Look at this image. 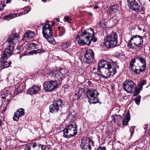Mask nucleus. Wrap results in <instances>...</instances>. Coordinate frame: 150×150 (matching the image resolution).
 Returning a JSON list of instances; mask_svg holds the SVG:
<instances>
[{"label":"nucleus","instance_id":"f257e3e1","mask_svg":"<svg viewBox=\"0 0 150 150\" xmlns=\"http://www.w3.org/2000/svg\"><path fill=\"white\" fill-rule=\"evenodd\" d=\"M115 62H107L103 60L100 61L98 63L97 72L99 76H101L105 79H107L110 77L112 71L113 74L117 72L116 67L118 68Z\"/></svg>","mask_w":150,"mask_h":150},{"label":"nucleus","instance_id":"f03ea898","mask_svg":"<svg viewBox=\"0 0 150 150\" xmlns=\"http://www.w3.org/2000/svg\"><path fill=\"white\" fill-rule=\"evenodd\" d=\"M91 33H89L87 31L82 30L81 33L78 34L76 37V39L77 40L78 44L80 45H89L93 40L94 42L97 41V39L94 38V34L93 29L90 28Z\"/></svg>","mask_w":150,"mask_h":150},{"label":"nucleus","instance_id":"7ed1b4c3","mask_svg":"<svg viewBox=\"0 0 150 150\" xmlns=\"http://www.w3.org/2000/svg\"><path fill=\"white\" fill-rule=\"evenodd\" d=\"M146 67V62L142 57H137L131 60L129 67L135 74H139L144 71Z\"/></svg>","mask_w":150,"mask_h":150},{"label":"nucleus","instance_id":"20e7f679","mask_svg":"<svg viewBox=\"0 0 150 150\" xmlns=\"http://www.w3.org/2000/svg\"><path fill=\"white\" fill-rule=\"evenodd\" d=\"M128 46L134 50L140 49L143 46V37L139 35L133 36L128 41Z\"/></svg>","mask_w":150,"mask_h":150},{"label":"nucleus","instance_id":"39448f33","mask_svg":"<svg viewBox=\"0 0 150 150\" xmlns=\"http://www.w3.org/2000/svg\"><path fill=\"white\" fill-rule=\"evenodd\" d=\"M42 33L44 37L51 44H54L55 41L52 36V27L48 24L44 25L42 28Z\"/></svg>","mask_w":150,"mask_h":150},{"label":"nucleus","instance_id":"423d86ee","mask_svg":"<svg viewBox=\"0 0 150 150\" xmlns=\"http://www.w3.org/2000/svg\"><path fill=\"white\" fill-rule=\"evenodd\" d=\"M118 36L116 33L112 32L106 35L104 44L107 48L113 47L117 45Z\"/></svg>","mask_w":150,"mask_h":150},{"label":"nucleus","instance_id":"0eeeda50","mask_svg":"<svg viewBox=\"0 0 150 150\" xmlns=\"http://www.w3.org/2000/svg\"><path fill=\"white\" fill-rule=\"evenodd\" d=\"M77 127L76 125H71L68 126L63 130L64 137L70 138L77 134Z\"/></svg>","mask_w":150,"mask_h":150},{"label":"nucleus","instance_id":"6e6552de","mask_svg":"<svg viewBox=\"0 0 150 150\" xmlns=\"http://www.w3.org/2000/svg\"><path fill=\"white\" fill-rule=\"evenodd\" d=\"M98 94L97 91L93 89H90L87 91L86 96L91 104H94L98 103L97 96Z\"/></svg>","mask_w":150,"mask_h":150},{"label":"nucleus","instance_id":"1a4fd4ad","mask_svg":"<svg viewBox=\"0 0 150 150\" xmlns=\"http://www.w3.org/2000/svg\"><path fill=\"white\" fill-rule=\"evenodd\" d=\"M139 4L135 0H128V6L132 11L139 12L143 10V8L139 0Z\"/></svg>","mask_w":150,"mask_h":150},{"label":"nucleus","instance_id":"9d476101","mask_svg":"<svg viewBox=\"0 0 150 150\" xmlns=\"http://www.w3.org/2000/svg\"><path fill=\"white\" fill-rule=\"evenodd\" d=\"M139 4L135 0H128V6L132 11L139 12L143 10V8L139 0Z\"/></svg>","mask_w":150,"mask_h":150},{"label":"nucleus","instance_id":"9b49d317","mask_svg":"<svg viewBox=\"0 0 150 150\" xmlns=\"http://www.w3.org/2000/svg\"><path fill=\"white\" fill-rule=\"evenodd\" d=\"M64 103L61 99L55 101L53 104L50 106V111L51 112H57L58 110H61L64 106Z\"/></svg>","mask_w":150,"mask_h":150},{"label":"nucleus","instance_id":"f8f14e48","mask_svg":"<svg viewBox=\"0 0 150 150\" xmlns=\"http://www.w3.org/2000/svg\"><path fill=\"white\" fill-rule=\"evenodd\" d=\"M135 83L130 80H127L124 81L122 87L123 89L128 93H132L134 91Z\"/></svg>","mask_w":150,"mask_h":150},{"label":"nucleus","instance_id":"ddd939ff","mask_svg":"<svg viewBox=\"0 0 150 150\" xmlns=\"http://www.w3.org/2000/svg\"><path fill=\"white\" fill-rule=\"evenodd\" d=\"M93 144V142L89 138L85 137L81 140L80 147L83 150H90L91 146Z\"/></svg>","mask_w":150,"mask_h":150},{"label":"nucleus","instance_id":"4468645a","mask_svg":"<svg viewBox=\"0 0 150 150\" xmlns=\"http://www.w3.org/2000/svg\"><path fill=\"white\" fill-rule=\"evenodd\" d=\"M94 59V53L92 50L89 49L86 50L83 61L86 64L91 62Z\"/></svg>","mask_w":150,"mask_h":150},{"label":"nucleus","instance_id":"2eb2a0df","mask_svg":"<svg viewBox=\"0 0 150 150\" xmlns=\"http://www.w3.org/2000/svg\"><path fill=\"white\" fill-rule=\"evenodd\" d=\"M49 75L50 77L54 78L56 81H59L60 84L63 80L65 77V76L59 72L58 70L51 71L49 73Z\"/></svg>","mask_w":150,"mask_h":150},{"label":"nucleus","instance_id":"dca6fc26","mask_svg":"<svg viewBox=\"0 0 150 150\" xmlns=\"http://www.w3.org/2000/svg\"><path fill=\"white\" fill-rule=\"evenodd\" d=\"M58 84L56 81H49L44 83L43 86L45 90L50 91L58 87Z\"/></svg>","mask_w":150,"mask_h":150},{"label":"nucleus","instance_id":"f3484780","mask_svg":"<svg viewBox=\"0 0 150 150\" xmlns=\"http://www.w3.org/2000/svg\"><path fill=\"white\" fill-rule=\"evenodd\" d=\"M14 48V47L13 46L8 45L2 54L1 60L3 61L4 59H6L12 54Z\"/></svg>","mask_w":150,"mask_h":150},{"label":"nucleus","instance_id":"a211bd4d","mask_svg":"<svg viewBox=\"0 0 150 150\" xmlns=\"http://www.w3.org/2000/svg\"><path fill=\"white\" fill-rule=\"evenodd\" d=\"M45 146L42 145L40 148L39 145L34 143H33L32 145L26 146L24 150H45Z\"/></svg>","mask_w":150,"mask_h":150},{"label":"nucleus","instance_id":"6ab92c4d","mask_svg":"<svg viewBox=\"0 0 150 150\" xmlns=\"http://www.w3.org/2000/svg\"><path fill=\"white\" fill-rule=\"evenodd\" d=\"M19 37L18 34L13 33L8 37L7 40L10 45H14L16 42L17 41Z\"/></svg>","mask_w":150,"mask_h":150},{"label":"nucleus","instance_id":"aec40b11","mask_svg":"<svg viewBox=\"0 0 150 150\" xmlns=\"http://www.w3.org/2000/svg\"><path fill=\"white\" fill-rule=\"evenodd\" d=\"M24 110L22 108H19L18 109L16 112L14 114L13 119L14 120L18 121L19 119V118L24 114Z\"/></svg>","mask_w":150,"mask_h":150},{"label":"nucleus","instance_id":"412c9836","mask_svg":"<svg viewBox=\"0 0 150 150\" xmlns=\"http://www.w3.org/2000/svg\"><path fill=\"white\" fill-rule=\"evenodd\" d=\"M40 88L38 86L34 85L30 88L28 90V92L30 94L37 93L40 90Z\"/></svg>","mask_w":150,"mask_h":150},{"label":"nucleus","instance_id":"4be33fe9","mask_svg":"<svg viewBox=\"0 0 150 150\" xmlns=\"http://www.w3.org/2000/svg\"><path fill=\"white\" fill-rule=\"evenodd\" d=\"M118 8V6L117 5L111 6L108 8L107 13L108 14L112 15L117 11Z\"/></svg>","mask_w":150,"mask_h":150},{"label":"nucleus","instance_id":"5701e85b","mask_svg":"<svg viewBox=\"0 0 150 150\" xmlns=\"http://www.w3.org/2000/svg\"><path fill=\"white\" fill-rule=\"evenodd\" d=\"M34 35V34L33 32H31L30 31H29L27 32H26L24 35L23 40V41L25 42L27 40H30Z\"/></svg>","mask_w":150,"mask_h":150},{"label":"nucleus","instance_id":"b1692460","mask_svg":"<svg viewBox=\"0 0 150 150\" xmlns=\"http://www.w3.org/2000/svg\"><path fill=\"white\" fill-rule=\"evenodd\" d=\"M6 59H4L3 61L1 60V64L0 65V67L1 69H4L5 68H6L9 67L10 65L11 64V62H7L5 60Z\"/></svg>","mask_w":150,"mask_h":150},{"label":"nucleus","instance_id":"393cba45","mask_svg":"<svg viewBox=\"0 0 150 150\" xmlns=\"http://www.w3.org/2000/svg\"><path fill=\"white\" fill-rule=\"evenodd\" d=\"M130 113L129 112H127L122 121V124L125 125H126L130 120Z\"/></svg>","mask_w":150,"mask_h":150},{"label":"nucleus","instance_id":"a878e982","mask_svg":"<svg viewBox=\"0 0 150 150\" xmlns=\"http://www.w3.org/2000/svg\"><path fill=\"white\" fill-rule=\"evenodd\" d=\"M112 121L114 122L115 123H118L119 122L121 118V116L119 115H115L114 116H112Z\"/></svg>","mask_w":150,"mask_h":150},{"label":"nucleus","instance_id":"bb28decb","mask_svg":"<svg viewBox=\"0 0 150 150\" xmlns=\"http://www.w3.org/2000/svg\"><path fill=\"white\" fill-rule=\"evenodd\" d=\"M17 16V14L16 13H11L9 15L6 16L4 17V19L6 20H9L10 19L15 18Z\"/></svg>","mask_w":150,"mask_h":150},{"label":"nucleus","instance_id":"cd10ccee","mask_svg":"<svg viewBox=\"0 0 150 150\" xmlns=\"http://www.w3.org/2000/svg\"><path fill=\"white\" fill-rule=\"evenodd\" d=\"M44 52L45 50H43L42 49H40L31 51L30 52V54H37L38 53L41 54Z\"/></svg>","mask_w":150,"mask_h":150},{"label":"nucleus","instance_id":"c85d7f7f","mask_svg":"<svg viewBox=\"0 0 150 150\" xmlns=\"http://www.w3.org/2000/svg\"><path fill=\"white\" fill-rule=\"evenodd\" d=\"M142 89H141L140 87L137 86L136 88L134 87V91L133 93V96H135L138 95Z\"/></svg>","mask_w":150,"mask_h":150},{"label":"nucleus","instance_id":"c756f323","mask_svg":"<svg viewBox=\"0 0 150 150\" xmlns=\"http://www.w3.org/2000/svg\"><path fill=\"white\" fill-rule=\"evenodd\" d=\"M70 45V42H67L65 43H62L61 44V46L62 49L65 50V49L68 48L69 47V46Z\"/></svg>","mask_w":150,"mask_h":150},{"label":"nucleus","instance_id":"7c9ffc66","mask_svg":"<svg viewBox=\"0 0 150 150\" xmlns=\"http://www.w3.org/2000/svg\"><path fill=\"white\" fill-rule=\"evenodd\" d=\"M17 91L18 93H20L22 92L23 89V85L20 84H18L17 85Z\"/></svg>","mask_w":150,"mask_h":150},{"label":"nucleus","instance_id":"2f4dec72","mask_svg":"<svg viewBox=\"0 0 150 150\" xmlns=\"http://www.w3.org/2000/svg\"><path fill=\"white\" fill-rule=\"evenodd\" d=\"M59 71L62 74L65 76V74L68 73V71L65 68H63L60 69Z\"/></svg>","mask_w":150,"mask_h":150},{"label":"nucleus","instance_id":"473e14b6","mask_svg":"<svg viewBox=\"0 0 150 150\" xmlns=\"http://www.w3.org/2000/svg\"><path fill=\"white\" fill-rule=\"evenodd\" d=\"M85 90V88L83 86L79 88L78 90L77 93L81 96L82 93Z\"/></svg>","mask_w":150,"mask_h":150},{"label":"nucleus","instance_id":"72a5a7b5","mask_svg":"<svg viewBox=\"0 0 150 150\" xmlns=\"http://www.w3.org/2000/svg\"><path fill=\"white\" fill-rule=\"evenodd\" d=\"M146 83L145 80H143L139 83L137 85L138 86L140 87L141 89H142L143 88L142 86L144 85Z\"/></svg>","mask_w":150,"mask_h":150},{"label":"nucleus","instance_id":"f704fd0d","mask_svg":"<svg viewBox=\"0 0 150 150\" xmlns=\"http://www.w3.org/2000/svg\"><path fill=\"white\" fill-rule=\"evenodd\" d=\"M99 76L98 73H92L91 74L92 77L94 79H97L99 78L98 76Z\"/></svg>","mask_w":150,"mask_h":150},{"label":"nucleus","instance_id":"c9c22d12","mask_svg":"<svg viewBox=\"0 0 150 150\" xmlns=\"http://www.w3.org/2000/svg\"><path fill=\"white\" fill-rule=\"evenodd\" d=\"M141 98V96L139 95L135 99V103L137 105H139V104L140 102Z\"/></svg>","mask_w":150,"mask_h":150},{"label":"nucleus","instance_id":"e433bc0d","mask_svg":"<svg viewBox=\"0 0 150 150\" xmlns=\"http://www.w3.org/2000/svg\"><path fill=\"white\" fill-rule=\"evenodd\" d=\"M81 96V95L77 93H75L73 97V100H75L78 99Z\"/></svg>","mask_w":150,"mask_h":150},{"label":"nucleus","instance_id":"4c0bfd02","mask_svg":"<svg viewBox=\"0 0 150 150\" xmlns=\"http://www.w3.org/2000/svg\"><path fill=\"white\" fill-rule=\"evenodd\" d=\"M29 47L32 49H35L37 48L38 45L35 43H32L30 44Z\"/></svg>","mask_w":150,"mask_h":150},{"label":"nucleus","instance_id":"58836bf2","mask_svg":"<svg viewBox=\"0 0 150 150\" xmlns=\"http://www.w3.org/2000/svg\"><path fill=\"white\" fill-rule=\"evenodd\" d=\"M99 25L102 29H104L105 27V25L104 22L103 21H101Z\"/></svg>","mask_w":150,"mask_h":150},{"label":"nucleus","instance_id":"ea45409f","mask_svg":"<svg viewBox=\"0 0 150 150\" xmlns=\"http://www.w3.org/2000/svg\"><path fill=\"white\" fill-rule=\"evenodd\" d=\"M130 130L131 133V136H132L134 132V127L133 126L131 127L130 128Z\"/></svg>","mask_w":150,"mask_h":150},{"label":"nucleus","instance_id":"a19ab883","mask_svg":"<svg viewBox=\"0 0 150 150\" xmlns=\"http://www.w3.org/2000/svg\"><path fill=\"white\" fill-rule=\"evenodd\" d=\"M65 21L69 22L71 20V19L68 16H66L64 18Z\"/></svg>","mask_w":150,"mask_h":150},{"label":"nucleus","instance_id":"79ce46f5","mask_svg":"<svg viewBox=\"0 0 150 150\" xmlns=\"http://www.w3.org/2000/svg\"><path fill=\"white\" fill-rule=\"evenodd\" d=\"M72 49L70 48V49H69L67 52L68 53L71 55L73 54V53L72 52Z\"/></svg>","mask_w":150,"mask_h":150},{"label":"nucleus","instance_id":"37998d69","mask_svg":"<svg viewBox=\"0 0 150 150\" xmlns=\"http://www.w3.org/2000/svg\"><path fill=\"white\" fill-rule=\"evenodd\" d=\"M58 28H60L61 29V30H62V35H63V34H64V33L65 31L64 28L63 27H58Z\"/></svg>","mask_w":150,"mask_h":150},{"label":"nucleus","instance_id":"c03bdc74","mask_svg":"<svg viewBox=\"0 0 150 150\" xmlns=\"http://www.w3.org/2000/svg\"><path fill=\"white\" fill-rule=\"evenodd\" d=\"M11 1L12 0H6V4L10 3L11 2Z\"/></svg>","mask_w":150,"mask_h":150},{"label":"nucleus","instance_id":"a18cd8bd","mask_svg":"<svg viewBox=\"0 0 150 150\" xmlns=\"http://www.w3.org/2000/svg\"><path fill=\"white\" fill-rule=\"evenodd\" d=\"M88 83L89 85H91L92 84V83L90 81H88Z\"/></svg>","mask_w":150,"mask_h":150},{"label":"nucleus","instance_id":"49530a36","mask_svg":"<svg viewBox=\"0 0 150 150\" xmlns=\"http://www.w3.org/2000/svg\"><path fill=\"white\" fill-rule=\"evenodd\" d=\"M98 8V6H95L93 8L94 9H96Z\"/></svg>","mask_w":150,"mask_h":150},{"label":"nucleus","instance_id":"de8ad7c7","mask_svg":"<svg viewBox=\"0 0 150 150\" xmlns=\"http://www.w3.org/2000/svg\"><path fill=\"white\" fill-rule=\"evenodd\" d=\"M56 21L57 22H59V18H57L56 19Z\"/></svg>","mask_w":150,"mask_h":150},{"label":"nucleus","instance_id":"09e8293b","mask_svg":"<svg viewBox=\"0 0 150 150\" xmlns=\"http://www.w3.org/2000/svg\"><path fill=\"white\" fill-rule=\"evenodd\" d=\"M147 136H150V129L149 131V133L147 135Z\"/></svg>","mask_w":150,"mask_h":150},{"label":"nucleus","instance_id":"8fccbe9b","mask_svg":"<svg viewBox=\"0 0 150 150\" xmlns=\"http://www.w3.org/2000/svg\"><path fill=\"white\" fill-rule=\"evenodd\" d=\"M27 8H28V9H29V10L28 11H27L26 13H28L30 11V7H27Z\"/></svg>","mask_w":150,"mask_h":150},{"label":"nucleus","instance_id":"3c124183","mask_svg":"<svg viewBox=\"0 0 150 150\" xmlns=\"http://www.w3.org/2000/svg\"><path fill=\"white\" fill-rule=\"evenodd\" d=\"M54 24H55V23L54 22H53V23H52V26H54Z\"/></svg>","mask_w":150,"mask_h":150},{"label":"nucleus","instance_id":"603ef678","mask_svg":"<svg viewBox=\"0 0 150 150\" xmlns=\"http://www.w3.org/2000/svg\"><path fill=\"white\" fill-rule=\"evenodd\" d=\"M89 15H90V16H92L93 15V14H92L91 13H90V12H89Z\"/></svg>","mask_w":150,"mask_h":150},{"label":"nucleus","instance_id":"864d4df0","mask_svg":"<svg viewBox=\"0 0 150 150\" xmlns=\"http://www.w3.org/2000/svg\"><path fill=\"white\" fill-rule=\"evenodd\" d=\"M7 79H8V82L9 81V78H7Z\"/></svg>","mask_w":150,"mask_h":150},{"label":"nucleus","instance_id":"5fc2aeb1","mask_svg":"<svg viewBox=\"0 0 150 150\" xmlns=\"http://www.w3.org/2000/svg\"><path fill=\"white\" fill-rule=\"evenodd\" d=\"M139 30H141V29L140 28H139Z\"/></svg>","mask_w":150,"mask_h":150},{"label":"nucleus","instance_id":"6e6d98bb","mask_svg":"<svg viewBox=\"0 0 150 150\" xmlns=\"http://www.w3.org/2000/svg\"><path fill=\"white\" fill-rule=\"evenodd\" d=\"M0 150H1V148H0Z\"/></svg>","mask_w":150,"mask_h":150},{"label":"nucleus","instance_id":"4d7b16f0","mask_svg":"<svg viewBox=\"0 0 150 150\" xmlns=\"http://www.w3.org/2000/svg\"><path fill=\"white\" fill-rule=\"evenodd\" d=\"M5 109L4 110V111H5Z\"/></svg>","mask_w":150,"mask_h":150},{"label":"nucleus","instance_id":"13d9d810","mask_svg":"<svg viewBox=\"0 0 150 150\" xmlns=\"http://www.w3.org/2000/svg\"><path fill=\"white\" fill-rule=\"evenodd\" d=\"M149 1H150V0H149Z\"/></svg>","mask_w":150,"mask_h":150}]
</instances>
